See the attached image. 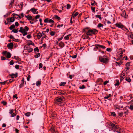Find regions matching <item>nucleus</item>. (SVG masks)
<instances>
[{
	"label": "nucleus",
	"mask_w": 133,
	"mask_h": 133,
	"mask_svg": "<svg viewBox=\"0 0 133 133\" xmlns=\"http://www.w3.org/2000/svg\"><path fill=\"white\" fill-rule=\"evenodd\" d=\"M48 22L49 23H54V21L51 19L48 20Z\"/></svg>",
	"instance_id": "3c124183"
},
{
	"label": "nucleus",
	"mask_w": 133,
	"mask_h": 133,
	"mask_svg": "<svg viewBox=\"0 0 133 133\" xmlns=\"http://www.w3.org/2000/svg\"><path fill=\"white\" fill-rule=\"evenodd\" d=\"M2 54L3 56H5L6 55V57L8 58H10L11 56V54L10 53L7 51H3Z\"/></svg>",
	"instance_id": "20e7f679"
},
{
	"label": "nucleus",
	"mask_w": 133,
	"mask_h": 133,
	"mask_svg": "<svg viewBox=\"0 0 133 133\" xmlns=\"http://www.w3.org/2000/svg\"><path fill=\"white\" fill-rule=\"evenodd\" d=\"M55 32L54 31H51L50 32V33L51 36H53L55 35Z\"/></svg>",
	"instance_id": "49530a36"
},
{
	"label": "nucleus",
	"mask_w": 133,
	"mask_h": 133,
	"mask_svg": "<svg viewBox=\"0 0 133 133\" xmlns=\"http://www.w3.org/2000/svg\"><path fill=\"white\" fill-rule=\"evenodd\" d=\"M90 29L89 27H86L83 29L82 32L83 33L90 34Z\"/></svg>",
	"instance_id": "0eeeda50"
},
{
	"label": "nucleus",
	"mask_w": 133,
	"mask_h": 133,
	"mask_svg": "<svg viewBox=\"0 0 133 133\" xmlns=\"http://www.w3.org/2000/svg\"><path fill=\"white\" fill-rule=\"evenodd\" d=\"M71 7V5L69 4H67L66 5V9H69Z\"/></svg>",
	"instance_id": "13d9d810"
},
{
	"label": "nucleus",
	"mask_w": 133,
	"mask_h": 133,
	"mask_svg": "<svg viewBox=\"0 0 133 133\" xmlns=\"http://www.w3.org/2000/svg\"><path fill=\"white\" fill-rule=\"evenodd\" d=\"M63 36H63L62 35H61V38H57V39L58 40V41H59L61 40L62 39Z\"/></svg>",
	"instance_id": "338daca9"
},
{
	"label": "nucleus",
	"mask_w": 133,
	"mask_h": 133,
	"mask_svg": "<svg viewBox=\"0 0 133 133\" xmlns=\"http://www.w3.org/2000/svg\"><path fill=\"white\" fill-rule=\"evenodd\" d=\"M116 81L117 82V83L115 84V86H117L119 85V80H116Z\"/></svg>",
	"instance_id": "a19ab883"
},
{
	"label": "nucleus",
	"mask_w": 133,
	"mask_h": 133,
	"mask_svg": "<svg viewBox=\"0 0 133 133\" xmlns=\"http://www.w3.org/2000/svg\"><path fill=\"white\" fill-rule=\"evenodd\" d=\"M91 10L92 11L94 12H95V7L91 6Z\"/></svg>",
	"instance_id": "bf43d9fd"
},
{
	"label": "nucleus",
	"mask_w": 133,
	"mask_h": 133,
	"mask_svg": "<svg viewBox=\"0 0 133 133\" xmlns=\"http://www.w3.org/2000/svg\"><path fill=\"white\" fill-rule=\"evenodd\" d=\"M41 81H37L36 82V85L37 86H38L41 85Z\"/></svg>",
	"instance_id": "f704fd0d"
},
{
	"label": "nucleus",
	"mask_w": 133,
	"mask_h": 133,
	"mask_svg": "<svg viewBox=\"0 0 133 133\" xmlns=\"http://www.w3.org/2000/svg\"><path fill=\"white\" fill-rule=\"evenodd\" d=\"M13 44L12 43H10L8 44L7 45V47L9 49H12L13 47Z\"/></svg>",
	"instance_id": "9b49d317"
},
{
	"label": "nucleus",
	"mask_w": 133,
	"mask_h": 133,
	"mask_svg": "<svg viewBox=\"0 0 133 133\" xmlns=\"http://www.w3.org/2000/svg\"><path fill=\"white\" fill-rule=\"evenodd\" d=\"M15 18H16V17H10V22H13L15 20Z\"/></svg>",
	"instance_id": "6ab92c4d"
},
{
	"label": "nucleus",
	"mask_w": 133,
	"mask_h": 133,
	"mask_svg": "<svg viewBox=\"0 0 133 133\" xmlns=\"http://www.w3.org/2000/svg\"><path fill=\"white\" fill-rule=\"evenodd\" d=\"M30 114H31L30 112H28L25 114V115L26 116L29 117V116H30Z\"/></svg>",
	"instance_id": "58836bf2"
},
{
	"label": "nucleus",
	"mask_w": 133,
	"mask_h": 133,
	"mask_svg": "<svg viewBox=\"0 0 133 133\" xmlns=\"http://www.w3.org/2000/svg\"><path fill=\"white\" fill-rule=\"evenodd\" d=\"M53 93L54 94H59L60 95L61 94L60 90H57L56 89H54L52 90Z\"/></svg>",
	"instance_id": "1a4fd4ad"
},
{
	"label": "nucleus",
	"mask_w": 133,
	"mask_h": 133,
	"mask_svg": "<svg viewBox=\"0 0 133 133\" xmlns=\"http://www.w3.org/2000/svg\"><path fill=\"white\" fill-rule=\"evenodd\" d=\"M20 29L19 30H21L23 31H28L29 30V28L28 26H26L24 27V29H23V27H21L20 28Z\"/></svg>",
	"instance_id": "9d476101"
},
{
	"label": "nucleus",
	"mask_w": 133,
	"mask_h": 133,
	"mask_svg": "<svg viewBox=\"0 0 133 133\" xmlns=\"http://www.w3.org/2000/svg\"><path fill=\"white\" fill-rule=\"evenodd\" d=\"M126 12L125 10H124L122 11V13L121 14V15L122 17H125V16L126 15Z\"/></svg>",
	"instance_id": "4be33fe9"
},
{
	"label": "nucleus",
	"mask_w": 133,
	"mask_h": 133,
	"mask_svg": "<svg viewBox=\"0 0 133 133\" xmlns=\"http://www.w3.org/2000/svg\"><path fill=\"white\" fill-rule=\"evenodd\" d=\"M24 83L22 82L19 85V88H21L23 87L24 85Z\"/></svg>",
	"instance_id": "37998d69"
},
{
	"label": "nucleus",
	"mask_w": 133,
	"mask_h": 133,
	"mask_svg": "<svg viewBox=\"0 0 133 133\" xmlns=\"http://www.w3.org/2000/svg\"><path fill=\"white\" fill-rule=\"evenodd\" d=\"M29 48L27 46H26V45H25L24 46V49L25 50H27Z\"/></svg>",
	"instance_id": "69168bd1"
},
{
	"label": "nucleus",
	"mask_w": 133,
	"mask_h": 133,
	"mask_svg": "<svg viewBox=\"0 0 133 133\" xmlns=\"http://www.w3.org/2000/svg\"><path fill=\"white\" fill-rule=\"evenodd\" d=\"M14 58L16 60H18L19 61H20L21 59L18 57H16V56H14Z\"/></svg>",
	"instance_id": "5fc2aeb1"
},
{
	"label": "nucleus",
	"mask_w": 133,
	"mask_h": 133,
	"mask_svg": "<svg viewBox=\"0 0 133 133\" xmlns=\"http://www.w3.org/2000/svg\"><path fill=\"white\" fill-rule=\"evenodd\" d=\"M115 25L116 27L123 29H124L125 28V26L120 23H116L115 24Z\"/></svg>",
	"instance_id": "39448f33"
},
{
	"label": "nucleus",
	"mask_w": 133,
	"mask_h": 133,
	"mask_svg": "<svg viewBox=\"0 0 133 133\" xmlns=\"http://www.w3.org/2000/svg\"><path fill=\"white\" fill-rule=\"evenodd\" d=\"M77 54H76V55H74L73 56H70V57H72L73 58H76L77 57Z\"/></svg>",
	"instance_id": "603ef678"
},
{
	"label": "nucleus",
	"mask_w": 133,
	"mask_h": 133,
	"mask_svg": "<svg viewBox=\"0 0 133 133\" xmlns=\"http://www.w3.org/2000/svg\"><path fill=\"white\" fill-rule=\"evenodd\" d=\"M37 10V9H36L35 8H32L30 10V11H31L34 13L36 12Z\"/></svg>",
	"instance_id": "393cba45"
},
{
	"label": "nucleus",
	"mask_w": 133,
	"mask_h": 133,
	"mask_svg": "<svg viewBox=\"0 0 133 133\" xmlns=\"http://www.w3.org/2000/svg\"><path fill=\"white\" fill-rule=\"evenodd\" d=\"M42 36V35L41 33L39 32L37 33V37L38 39H39Z\"/></svg>",
	"instance_id": "a211bd4d"
},
{
	"label": "nucleus",
	"mask_w": 133,
	"mask_h": 133,
	"mask_svg": "<svg viewBox=\"0 0 133 133\" xmlns=\"http://www.w3.org/2000/svg\"><path fill=\"white\" fill-rule=\"evenodd\" d=\"M84 34L82 36V37L84 39H88L89 38V36L91 35V34L84 33Z\"/></svg>",
	"instance_id": "423d86ee"
},
{
	"label": "nucleus",
	"mask_w": 133,
	"mask_h": 133,
	"mask_svg": "<svg viewBox=\"0 0 133 133\" xmlns=\"http://www.w3.org/2000/svg\"><path fill=\"white\" fill-rule=\"evenodd\" d=\"M97 45L98 46L99 48H101L103 49L106 48V47L104 45H101L99 44Z\"/></svg>",
	"instance_id": "c85d7f7f"
},
{
	"label": "nucleus",
	"mask_w": 133,
	"mask_h": 133,
	"mask_svg": "<svg viewBox=\"0 0 133 133\" xmlns=\"http://www.w3.org/2000/svg\"><path fill=\"white\" fill-rule=\"evenodd\" d=\"M65 98L63 96L56 97L54 100V103L60 107L64 106L65 104Z\"/></svg>",
	"instance_id": "f03ea898"
},
{
	"label": "nucleus",
	"mask_w": 133,
	"mask_h": 133,
	"mask_svg": "<svg viewBox=\"0 0 133 133\" xmlns=\"http://www.w3.org/2000/svg\"><path fill=\"white\" fill-rule=\"evenodd\" d=\"M98 30H97L96 29H90V34H91V35H90V36H92L93 34L94 35L98 33Z\"/></svg>",
	"instance_id": "6e6552de"
},
{
	"label": "nucleus",
	"mask_w": 133,
	"mask_h": 133,
	"mask_svg": "<svg viewBox=\"0 0 133 133\" xmlns=\"http://www.w3.org/2000/svg\"><path fill=\"white\" fill-rule=\"evenodd\" d=\"M78 12H76L75 14H72V16L73 18H75L78 15Z\"/></svg>",
	"instance_id": "2f4dec72"
},
{
	"label": "nucleus",
	"mask_w": 133,
	"mask_h": 133,
	"mask_svg": "<svg viewBox=\"0 0 133 133\" xmlns=\"http://www.w3.org/2000/svg\"><path fill=\"white\" fill-rule=\"evenodd\" d=\"M91 1V5L92 6H95L97 4V3L95 2L94 0H90Z\"/></svg>",
	"instance_id": "f3484780"
},
{
	"label": "nucleus",
	"mask_w": 133,
	"mask_h": 133,
	"mask_svg": "<svg viewBox=\"0 0 133 133\" xmlns=\"http://www.w3.org/2000/svg\"><path fill=\"white\" fill-rule=\"evenodd\" d=\"M43 67V64L41 63H40L39 64V69H40L41 68H42Z\"/></svg>",
	"instance_id": "e2e57ef3"
},
{
	"label": "nucleus",
	"mask_w": 133,
	"mask_h": 133,
	"mask_svg": "<svg viewBox=\"0 0 133 133\" xmlns=\"http://www.w3.org/2000/svg\"><path fill=\"white\" fill-rule=\"evenodd\" d=\"M41 55L40 53H38L36 55L34 56V57L36 58H37L39 57Z\"/></svg>",
	"instance_id": "c9c22d12"
},
{
	"label": "nucleus",
	"mask_w": 133,
	"mask_h": 133,
	"mask_svg": "<svg viewBox=\"0 0 133 133\" xmlns=\"http://www.w3.org/2000/svg\"><path fill=\"white\" fill-rule=\"evenodd\" d=\"M14 0H12V1H11V3H10L9 6V7H12L13 6V4H14Z\"/></svg>",
	"instance_id": "b1692460"
},
{
	"label": "nucleus",
	"mask_w": 133,
	"mask_h": 133,
	"mask_svg": "<svg viewBox=\"0 0 133 133\" xmlns=\"http://www.w3.org/2000/svg\"><path fill=\"white\" fill-rule=\"evenodd\" d=\"M9 76H11L12 78H14L15 77L16 78L18 76V74L17 73H16L15 74L12 73L11 74H10Z\"/></svg>",
	"instance_id": "ddd939ff"
},
{
	"label": "nucleus",
	"mask_w": 133,
	"mask_h": 133,
	"mask_svg": "<svg viewBox=\"0 0 133 133\" xmlns=\"http://www.w3.org/2000/svg\"><path fill=\"white\" fill-rule=\"evenodd\" d=\"M110 113V116H111L114 117H115L116 116V113L114 112H111Z\"/></svg>",
	"instance_id": "cd10ccee"
},
{
	"label": "nucleus",
	"mask_w": 133,
	"mask_h": 133,
	"mask_svg": "<svg viewBox=\"0 0 133 133\" xmlns=\"http://www.w3.org/2000/svg\"><path fill=\"white\" fill-rule=\"evenodd\" d=\"M119 50H121L119 51H121V52L120 53V54H121V55H120L119 58H120V59H121L122 58L123 56V55H122V54H123L122 49H120Z\"/></svg>",
	"instance_id": "a878e982"
},
{
	"label": "nucleus",
	"mask_w": 133,
	"mask_h": 133,
	"mask_svg": "<svg viewBox=\"0 0 133 133\" xmlns=\"http://www.w3.org/2000/svg\"><path fill=\"white\" fill-rule=\"evenodd\" d=\"M129 112V110H128L125 109L124 111V113L125 114V116L127 115H128Z\"/></svg>",
	"instance_id": "473e14b6"
},
{
	"label": "nucleus",
	"mask_w": 133,
	"mask_h": 133,
	"mask_svg": "<svg viewBox=\"0 0 133 133\" xmlns=\"http://www.w3.org/2000/svg\"><path fill=\"white\" fill-rule=\"evenodd\" d=\"M55 19H57L58 20H59L61 19V18L58 15H55Z\"/></svg>",
	"instance_id": "09e8293b"
},
{
	"label": "nucleus",
	"mask_w": 133,
	"mask_h": 133,
	"mask_svg": "<svg viewBox=\"0 0 133 133\" xmlns=\"http://www.w3.org/2000/svg\"><path fill=\"white\" fill-rule=\"evenodd\" d=\"M130 62H128L125 65L126 66L125 69H127V70H129L130 69V68L129 66H128V64H129H129H130Z\"/></svg>",
	"instance_id": "412c9836"
},
{
	"label": "nucleus",
	"mask_w": 133,
	"mask_h": 133,
	"mask_svg": "<svg viewBox=\"0 0 133 133\" xmlns=\"http://www.w3.org/2000/svg\"><path fill=\"white\" fill-rule=\"evenodd\" d=\"M114 107H115V109H120V106L118 105L115 104L114 105Z\"/></svg>",
	"instance_id": "79ce46f5"
},
{
	"label": "nucleus",
	"mask_w": 133,
	"mask_h": 133,
	"mask_svg": "<svg viewBox=\"0 0 133 133\" xmlns=\"http://www.w3.org/2000/svg\"><path fill=\"white\" fill-rule=\"evenodd\" d=\"M18 31L19 32H21V33L23 34V35L24 36L28 34L27 32V31H23L21 30H19Z\"/></svg>",
	"instance_id": "4468645a"
},
{
	"label": "nucleus",
	"mask_w": 133,
	"mask_h": 133,
	"mask_svg": "<svg viewBox=\"0 0 133 133\" xmlns=\"http://www.w3.org/2000/svg\"><path fill=\"white\" fill-rule=\"evenodd\" d=\"M34 52H36V51L38 52H39V50L38 48L37 47H36L34 49Z\"/></svg>",
	"instance_id": "a18cd8bd"
},
{
	"label": "nucleus",
	"mask_w": 133,
	"mask_h": 133,
	"mask_svg": "<svg viewBox=\"0 0 133 133\" xmlns=\"http://www.w3.org/2000/svg\"><path fill=\"white\" fill-rule=\"evenodd\" d=\"M103 24L101 23H99L98 24L97 27L99 28L101 30L104 31V30H103L101 28V27H102V28H103Z\"/></svg>",
	"instance_id": "2eb2a0df"
},
{
	"label": "nucleus",
	"mask_w": 133,
	"mask_h": 133,
	"mask_svg": "<svg viewBox=\"0 0 133 133\" xmlns=\"http://www.w3.org/2000/svg\"><path fill=\"white\" fill-rule=\"evenodd\" d=\"M86 88L85 87L84 85H82V86H80L79 88L81 89H83L85 88Z\"/></svg>",
	"instance_id": "864d4df0"
},
{
	"label": "nucleus",
	"mask_w": 133,
	"mask_h": 133,
	"mask_svg": "<svg viewBox=\"0 0 133 133\" xmlns=\"http://www.w3.org/2000/svg\"><path fill=\"white\" fill-rule=\"evenodd\" d=\"M15 25L14 24H13L11 25L10 27H9V29L11 30H12L13 29H14L15 28Z\"/></svg>",
	"instance_id": "7c9ffc66"
},
{
	"label": "nucleus",
	"mask_w": 133,
	"mask_h": 133,
	"mask_svg": "<svg viewBox=\"0 0 133 133\" xmlns=\"http://www.w3.org/2000/svg\"><path fill=\"white\" fill-rule=\"evenodd\" d=\"M103 82V80L101 78H98L97 80V82H99V84L101 85V84L102 83V82Z\"/></svg>",
	"instance_id": "aec40b11"
},
{
	"label": "nucleus",
	"mask_w": 133,
	"mask_h": 133,
	"mask_svg": "<svg viewBox=\"0 0 133 133\" xmlns=\"http://www.w3.org/2000/svg\"><path fill=\"white\" fill-rule=\"evenodd\" d=\"M66 84V82H61L59 84V86H64Z\"/></svg>",
	"instance_id": "72a5a7b5"
},
{
	"label": "nucleus",
	"mask_w": 133,
	"mask_h": 133,
	"mask_svg": "<svg viewBox=\"0 0 133 133\" xmlns=\"http://www.w3.org/2000/svg\"><path fill=\"white\" fill-rule=\"evenodd\" d=\"M106 50L109 52H111L112 51V49L111 48H107L106 49Z\"/></svg>",
	"instance_id": "680f3d73"
},
{
	"label": "nucleus",
	"mask_w": 133,
	"mask_h": 133,
	"mask_svg": "<svg viewBox=\"0 0 133 133\" xmlns=\"http://www.w3.org/2000/svg\"><path fill=\"white\" fill-rule=\"evenodd\" d=\"M104 57H106V56L105 55L103 56H100L99 58V60L101 62L106 64L109 62V59L107 58H105Z\"/></svg>",
	"instance_id": "7ed1b4c3"
},
{
	"label": "nucleus",
	"mask_w": 133,
	"mask_h": 133,
	"mask_svg": "<svg viewBox=\"0 0 133 133\" xmlns=\"http://www.w3.org/2000/svg\"><path fill=\"white\" fill-rule=\"evenodd\" d=\"M64 39L65 40H68L69 39V38L67 35L64 37Z\"/></svg>",
	"instance_id": "4d7b16f0"
},
{
	"label": "nucleus",
	"mask_w": 133,
	"mask_h": 133,
	"mask_svg": "<svg viewBox=\"0 0 133 133\" xmlns=\"http://www.w3.org/2000/svg\"><path fill=\"white\" fill-rule=\"evenodd\" d=\"M18 28H17V29H13V30H12L11 32H13L15 33H17V32H18Z\"/></svg>",
	"instance_id": "e433bc0d"
},
{
	"label": "nucleus",
	"mask_w": 133,
	"mask_h": 133,
	"mask_svg": "<svg viewBox=\"0 0 133 133\" xmlns=\"http://www.w3.org/2000/svg\"><path fill=\"white\" fill-rule=\"evenodd\" d=\"M40 16L39 15H38L36 16L35 17V19H37L39 18Z\"/></svg>",
	"instance_id": "052dcab7"
},
{
	"label": "nucleus",
	"mask_w": 133,
	"mask_h": 133,
	"mask_svg": "<svg viewBox=\"0 0 133 133\" xmlns=\"http://www.w3.org/2000/svg\"><path fill=\"white\" fill-rule=\"evenodd\" d=\"M50 116L51 117L53 118L52 119H54L56 117L57 114L55 113V111H54L51 114Z\"/></svg>",
	"instance_id": "f8f14e48"
},
{
	"label": "nucleus",
	"mask_w": 133,
	"mask_h": 133,
	"mask_svg": "<svg viewBox=\"0 0 133 133\" xmlns=\"http://www.w3.org/2000/svg\"><path fill=\"white\" fill-rule=\"evenodd\" d=\"M1 103L4 105H6L7 103L5 101H3L1 102Z\"/></svg>",
	"instance_id": "6e6d98bb"
},
{
	"label": "nucleus",
	"mask_w": 133,
	"mask_h": 133,
	"mask_svg": "<svg viewBox=\"0 0 133 133\" xmlns=\"http://www.w3.org/2000/svg\"><path fill=\"white\" fill-rule=\"evenodd\" d=\"M28 19L29 21L31 20H32V21H35V18H32V16H30L28 17Z\"/></svg>",
	"instance_id": "c756f323"
},
{
	"label": "nucleus",
	"mask_w": 133,
	"mask_h": 133,
	"mask_svg": "<svg viewBox=\"0 0 133 133\" xmlns=\"http://www.w3.org/2000/svg\"><path fill=\"white\" fill-rule=\"evenodd\" d=\"M12 15L14 17H15V16L16 15L18 16L20 19H21V16L19 15H17V14L14 13L12 14Z\"/></svg>",
	"instance_id": "de8ad7c7"
},
{
	"label": "nucleus",
	"mask_w": 133,
	"mask_h": 133,
	"mask_svg": "<svg viewBox=\"0 0 133 133\" xmlns=\"http://www.w3.org/2000/svg\"><path fill=\"white\" fill-rule=\"evenodd\" d=\"M48 20L49 18H46L44 20V22L45 23H47L48 22Z\"/></svg>",
	"instance_id": "0e129e2a"
},
{
	"label": "nucleus",
	"mask_w": 133,
	"mask_h": 133,
	"mask_svg": "<svg viewBox=\"0 0 133 133\" xmlns=\"http://www.w3.org/2000/svg\"><path fill=\"white\" fill-rule=\"evenodd\" d=\"M108 125L111 127V129L114 131L118 133H123V129L118 125H116L112 122L109 123Z\"/></svg>",
	"instance_id": "f257e3e1"
},
{
	"label": "nucleus",
	"mask_w": 133,
	"mask_h": 133,
	"mask_svg": "<svg viewBox=\"0 0 133 133\" xmlns=\"http://www.w3.org/2000/svg\"><path fill=\"white\" fill-rule=\"evenodd\" d=\"M33 49L29 48V49H28L27 51L28 53H30L31 52L33 51Z\"/></svg>",
	"instance_id": "c03bdc74"
},
{
	"label": "nucleus",
	"mask_w": 133,
	"mask_h": 133,
	"mask_svg": "<svg viewBox=\"0 0 133 133\" xmlns=\"http://www.w3.org/2000/svg\"><path fill=\"white\" fill-rule=\"evenodd\" d=\"M118 114L119 116L120 117H121L123 116V112H120V113H118Z\"/></svg>",
	"instance_id": "8fccbe9b"
},
{
	"label": "nucleus",
	"mask_w": 133,
	"mask_h": 133,
	"mask_svg": "<svg viewBox=\"0 0 133 133\" xmlns=\"http://www.w3.org/2000/svg\"><path fill=\"white\" fill-rule=\"evenodd\" d=\"M98 44H96L95 45V46L96 47L94 48V50L95 51H96L97 49H98L99 48V47L98 46H97V45Z\"/></svg>",
	"instance_id": "4c0bfd02"
},
{
	"label": "nucleus",
	"mask_w": 133,
	"mask_h": 133,
	"mask_svg": "<svg viewBox=\"0 0 133 133\" xmlns=\"http://www.w3.org/2000/svg\"><path fill=\"white\" fill-rule=\"evenodd\" d=\"M125 80L128 82H130L131 80V79H130V77H126L125 78Z\"/></svg>",
	"instance_id": "bb28decb"
},
{
	"label": "nucleus",
	"mask_w": 133,
	"mask_h": 133,
	"mask_svg": "<svg viewBox=\"0 0 133 133\" xmlns=\"http://www.w3.org/2000/svg\"><path fill=\"white\" fill-rule=\"evenodd\" d=\"M58 45L61 48L63 47L64 46V44L62 42H61L58 44Z\"/></svg>",
	"instance_id": "dca6fc26"
},
{
	"label": "nucleus",
	"mask_w": 133,
	"mask_h": 133,
	"mask_svg": "<svg viewBox=\"0 0 133 133\" xmlns=\"http://www.w3.org/2000/svg\"><path fill=\"white\" fill-rule=\"evenodd\" d=\"M129 109H130L131 110H133V105H130L129 107Z\"/></svg>",
	"instance_id": "774afa93"
},
{
	"label": "nucleus",
	"mask_w": 133,
	"mask_h": 133,
	"mask_svg": "<svg viewBox=\"0 0 133 133\" xmlns=\"http://www.w3.org/2000/svg\"><path fill=\"white\" fill-rule=\"evenodd\" d=\"M95 16L96 17H97L98 18H99L100 20H101L102 19L101 15H96Z\"/></svg>",
	"instance_id": "ea45409f"
},
{
	"label": "nucleus",
	"mask_w": 133,
	"mask_h": 133,
	"mask_svg": "<svg viewBox=\"0 0 133 133\" xmlns=\"http://www.w3.org/2000/svg\"><path fill=\"white\" fill-rule=\"evenodd\" d=\"M29 42L28 43V45H32L33 46L35 45V44L34 43H33L31 40H29L28 41Z\"/></svg>",
	"instance_id": "5701e85b"
}]
</instances>
